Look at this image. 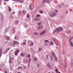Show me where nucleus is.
Returning a JSON list of instances; mask_svg holds the SVG:
<instances>
[{
  "label": "nucleus",
  "mask_w": 73,
  "mask_h": 73,
  "mask_svg": "<svg viewBox=\"0 0 73 73\" xmlns=\"http://www.w3.org/2000/svg\"><path fill=\"white\" fill-rule=\"evenodd\" d=\"M62 30V28L61 27H58L55 29V31L60 32V31Z\"/></svg>",
  "instance_id": "f257e3e1"
},
{
  "label": "nucleus",
  "mask_w": 73,
  "mask_h": 73,
  "mask_svg": "<svg viewBox=\"0 0 73 73\" xmlns=\"http://www.w3.org/2000/svg\"><path fill=\"white\" fill-rule=\"evenodd\" d=\"M56 16V13L55 12H53L51 14V15H50V17H54Z\"/></svg>",
  "instance_id": "f03ea898"
},
{
  "label": "nucleus",
  "mask_w": 73,
  "mask_h": 73,
  "mask_svg": "<svg viewBox=\"0 0 73 73\" xmlns=\"http://www.w3.org/2000/svg\"><path fill=\"white\" fill-rule=\"evenodd\" d=\"M15 44H17L18 45H19V44H20V43L19 42H17V41H13V45H14Z\"/></svg>",
  "instance_id": "7ed1b4c3"
},
{
  "label": "nucleus",
  "mask_w": 73,
  "mask_h": 73,
  "mask_svg": "<svg viewBox=\"0 0 73 73\" xmlns=\"http://www.w3.org/2000/svg\"><path fill=\"white\" fill-rule=\"evenodd\" d=\"M34 21H36V22L38 21H40V18H35L34 19Z\"/></svg>",
  "instance_id": "20e7f679"
},
{
  "label": "nucleus",
  "mask_w": 73,
  "mask_h": 73,
  "mask_svg": "<svg viewBox=\"0 0 73 73\" xmlns=\"http://www.w3.org/2000/svg\"><path fill=\"white\" fill-rule=\"evenodd\" d=\"M20 52V50H18L16 51L15 52V56H17L18 52Z\"/></svg>",
  "instance_id": "39448f33"
},
{
  "label": "nucleus",
  "mask_w": 73,
  "mask_h": 73,
  "mask_svg": "<svg viewBox=\"0 0 73 73\" xmlns=\"http://www.w3.org/2000/svg\"><path fill=\"white\" fill-rule=\"evenodd\" d=\"M14 57H15V56H14V55H11V57H10V59L11 60H13Z\"/></svg>",
  "instance_id": "423d86ee"
},
{
  "label": "nucleus",
  "mask_w": 73,
  "mask_h": 73,
  "mask_svg": "<svg viewBox=\"0 0 73 73\" xmlns=\"http://www.w3.org/2000/svg\"><path fill=\"white\" fill-rule=\"evenodd\" d=\"M45 33H46L45 31H43L42 32L40 33V35H44V34H45Z\"/></svg>",
  "instance_id": "0eeeda50"
},
{
  "label": "nucleus",
  "mask_w": 73,
  "mask_h": 73,
  "mask_svg": "<svg viewBox=\"0 0 73 73\" xmlns=\"http://www.w3.org/2000/svg\"><path fill=\"white\" fill-rule=\"evenodd\" d=\"M47 66L48 68H51V65L50 64V63H48L47 64Z\"/></svg>",
  "instance_id": "6e6552de"
},
{
  "label": "nucleus",
  "mask_w": 73,
  "mask_h": 73,
  "mask_svg": "<svg viewBox=\"0 0 73 73\" xmlns=\"http://www.w3.org/2000/svg\"><path fill=\"white\" fill-rule=\"evenodd\" d=\"M5 37H6V39H7V40H10V38H9V37L8 36H5Z\"/></svg>",
  "instance_id": "1a4fd4ad"
},
{
  "label": "nucleus",
  "mask_w": 73,
  "mask_h": 73,
  "mask_svg": "<svg viewBox=\"0 0 73 73\" xmlns=\"http://www.w3.org/2000/svg\"><path fill=\"white\" fill-rule=\"evenodd\" d=\"M11 49V48L10 47H8L6 50V52L7 53L8 51L9 50H10Z\"/></svg>",
  "instance_id": "9d476101"
},
{
  "label": "nucleus",
  "mask_w": 73,
  "mask_h": 73,
  "mask_svg": "<svg viewBox=\"0 0 73 73\" xmlns=\"http://www.w3.org/2000/svg\"><path fill=\"white\" fill-rule=\"evenodd\" d=\"M23 12L24 15H26L27 14V11L25 10H23Z\"/></svg>",
  "instance_id": "9b49d317"
},
{
  "label": "nucleus",
  "mask_w": 73,
  "mask_h": 73,
  "mask_svg": "<svg viewBox=\"0 0 73 73\" xmlns=\"http://www.w3.org/2000/svg\"><path fill=\"white\" fill-rule=\"evenodd\" d=\"M51 54L52 56H54V57H56V56H55V54L53 52H52L51 53Z\"/></svg>",
  "instance_id": "f8f14e48"
},
{
  "label": "nucleus",
  "mask_w": 73,
  "mask_h": 73,
  "mask_svg": "<svg viewBox=\"0 0 73 73\" xmlns=\"http://www.w3.org/2000/svg\"><path fill=\"white\" fill-rule=\"evenodd\" d=\"M39 13L40 14H42L43 13V11L42 10H40L39 11Z\"/></svg>",
  "instance_id": "ddd939ff"
},
{
  "label": "nucleus",
  "mask_w": 73,
  "mask_h": 73,
  "mask_svg": "<svg viewBox=\"0 0 73 73\" xmlns=\"http://www.w3.org/2000/svg\"><path fill=\"white\" fill-rule=\"evenodd\" d=\"M49 43L50 45H53V42H50Z\"/></svg>",
  "instance_id": "4468645a"
},
{
  "label": "nucleus",
  "mask_w": 73,
  "mask_h": 73,
  "mask_svg": "<svg viewBox=\"0 0 73 73\" xmlns=\"http://www.w3.org/2000/svg\"><path fill=\"white\" fill-rule=\"evenodd\" d=\"M70 44L71 46H73V43L72 42H70Z\"/></svg>",
  "instance_id": "2eb2a0df"
},
{
  "label": "nucleus",
  "mask_w": 73,
  "mask_h": 73,
  "mask_svg": "<svg viewBox=\"0 0 73 73\" xmlns=\"http://www.w3.org/2000/svg\"><path fill=\"white\" fill-rule=\"evenodd\" d=\"M18 69L19 70L20 69H22V67L20 66H19L18 67Z\"/></svg>",
  "instance_id": "dca6fc26"
},
{
  "label": "nucleus",
  "mask_w": 73,
  "mask_h": 73,
  "mask_svg": "<svg viewBox=\"0 0 73 73\" xmlns=\"http://www.w3.org/2000/svg\"><path fill=\"white\" fill-rule=\"evenodd\" d=\"M21 56L22 57H23V56H24V54L23 53H22L21 54Z\"/></svg>",
  "instance_id": "f3484780"
},
{
  "label": "nucleus",
  "mask_w": 73,
  "mask_h": 73,
  "mask_svg": "<svg viewBox=\"0 0 73 73\" xmlns=\"http://www.w3.org/2000/svg\"><path fill=\"white\" fill-rule=\"evenodd\" d=\"M37 29L38 30H40L41 29L40 27H37Z\"/></svg>",
  "instance_id": "a211bd4d"
},
{
  "label": "nucleus",
  "mask_w": 73,
  "mask_h": 73,
  "mask_svg": "<svg viewBox=\"0 0 73 73\" xmlns=\"http://www.w3.org/2000/svg\"><path fill=\"white\" fill-rule=\"evenodd\" d=\"M2 49L1 48H0V57L1 56V50Z\"/></svg>",
  "instance_id": "6ab92c4d"
},
{
  "label": "nucleus",
  "mask_w": 73,
  "mask_h": 73,
  "mask_svg": "<svg viewBox=\"0 0 73 73\" xmlns=\"http://www.w3.org/2000/svg\"><path fill=\"white\" fill-rule=\"evenodd\" d=\"M40 16H41V15L40 14H38L36 15V17H40Z\"/></svg>",
  "instance_id": "aec40b11"
},
{
  "label": "nucleus",
  "mask_w": 73,
  "mask_h": 73,
  "mask_svg": "<svg viewBox=\"0 0 73 73\" xmlns=\"http://www.w3.org/2000/svg\"><path fill=\"white\" fill-rule=\"evenodd\" d=\"M72 40V38L70 37V38H69V41L70 42H71V41Z\"/></svg>",
  "instance_id": "412c9836"
},
{
  "label": "nucleus",
  "mask_w": 73,
  "mask_h": 73,
  "mask_svg": "<svg viewBox=\"0 0 73 73\" xmlns=\"http://www.w3.org/2000/svg\"><path fill=\"white\" fill-rule=\"evenodd\" d=\"M46 2V0H43V1L42 2V4H44Z\"/></svg>",
  "instance_id": "4be33fe9"
},
{
  "label": "nucleus",
  "mask_w": 73,
  "mask_h": 73,
  "mask_svg": "<svg viewBox=\"0 0 73 73\" xmlns=\"http://www.w3.org/2000/svg\"><path fill=\"white\" fill-rule=\"evenodd\" d=\"M30 17V16L29 15V14H27V18H29Z\"/></svg>",
  "instance_id": "5701e85b"
},
{
  "label": "nucleus",
  "mask_w": 73,
  "mask_h": 73,
  "mask_svg": "<svg viewBox=\"0 0 73 73\" xmlns=\"http://www.w3.org/2000/svg\"><path fill=\"white\" fill-rule=\"evenodd\" d=\"M8 8H9V12H10L11 11V8L9 6L8 7Z\"/></svg>",
  "instance_id": "b1692460"
},
{
  "label": "nucleus",
  "mask_w": 73,
  "mask_h": 73,
  "mask_svg": "<svg viewBox=\"0 0 73 73\" xmlns=\"http://www.w3.org/2000/svg\"><path fill=\"white\" fill-rule=\"evenodd\" d=\"M18 23H19V21H17L15 22V23L16 24H18Z\"/></svg>",
  "instance_id": "393cba45"
},
{
  "label": "nucleus",
  "mask_w": 73,
  "mask_h": 73,
  "mask_svg": "<svg viewBox=\"0 0 73 73\" xmlns=\"http://www.w3.org/2000/svg\"><path fill=\"white\" fill-rule=\"evenodd\" d=\"M23 68L25 69H27V67L25 66H24L23 67Z\"/></svg>",
  "instance_id": "a878e982"
},
{
  "label": "nucleus",
  "mask_w": 73,
  "mask_h": 73,
  "mask_svg": "<svg viewBox=\"0 0 73 73\" xmlns=\"http://www.w3.org/2000/svg\"><path fill=\"white\" fill-rule=\"evenodd\" d=\"M54 58H55V60L56 61H57V58L56 56L55 57H54Z\"/></svg>",
  "instance_id": "bb28decb"
},
{
  "label": "nucleus",
  "mask_w": 73,
  "mask_h": 73,
  "mask_svg": "<svg viewBox=\"0 0 73 73\" xmlns=\"http://www.w3.org/2000/svg\"><path fill=\"white\" fill-rule=\"evenodd\" d=\"M46 2L47 3H50V1H49V0H46Z\"/></svg>",
  "instance_id": "cd10ccee"
},
{
  "label": "nucleus",
  "mask_w": 73,
  "mask_h": 73,
  "mask_svg": "<svg viewBox=\"0 0 73 73\" xmlns=\"http://www.w3.org/2000/svg\"><path fill=\"white\" fill-rule=\"evenodd\" d=\"M27 57H28V58H29V57H31L30 54H29L28 55H27Z\"/></svg>",
  "instance_id": "c85d7f7f"
},
{
  "label": "nucleus",
  "mask_w": 73,
  "mask_h": 73,
  "mask_svg": "<svg viewBox=\"0 0 73 73\" xmlns=\"http://www.w3.org/2000/svg\"><path fill=\"white\" fill-rule=\"evenodd\" d=\"M29 62H31V58H29Z\"/></svg>",
  "instance_id": "c756f323"
},
{
  "label": "nucleus",
  "mask_w": 73,
  "mask_h": 73,
  "mask_svg": "<svg viewBox=\"0 0 73 73\" xmlns=\"http://www.w3.org/2000/svg\"><path fill=\"white\" fill-rule=\"evenodd\" d=\"M44 45H45V46H48V43H44Z\"/></svg>",
  "instance_id": "7c9ffc66"
},
{
  "label": "nucleus",
  "mask_w": 73,
  "mask_h": 73,
  "mask_svg": "<svg viewBox=\"0 0 73 73\" xmlns=\"http://www.w3.org/2000/svg\"><path fill=\"white\" fill-rule=\"evenodd\" d=\"M33 43L32 42L30 44V46H33Z\"/></svg>",
  "instance_id": "2f4dec72"
},
{
  "label": "nucleus",
  "mask_w": 73,
  "mask_h": 73,
  "mask_svg": "<svg viewBox=\"0 0 73 73\" xmlns=\"http://www.w3.org/2000/svg\"><path fill=\"white\" fill-rule=\"evenodd\" d=\"M15 28H13V32H15Z\"/></svg>",
  "instance_id": "473e14b6"
},
{
  "label": "nucleus",
  "mask_w": 73,
  "mask_h": 73,
  "mask_svg": "<svg viewBox=\"0 0 73 73\" xmlns=\"http://www.w3.org/2000/svg\"><path fill=\"white\" fill-rule=\"evenodd\" d=\"M34 35H38L37 33H35L34 34Z\"/></svg>",
  "instance_id": "72a5a7b5"
},
{
  "label": "nucleus",
  "mask_w": 73,
  "mask_h": 73,
  "mask_svg": "<svg viewBox=\"0 0 73 73\" xmlns=\"http://www.w3.org/2000/svg\"><path fill=\"white\" fill-rule=\"evenodd\" d=\"M29 9L31 10H32V8H31V6L30 5L29 6Z\"/></svg>",
  "instance_id": "f704fd0d"
},
{
  "label": "nucleus",
  "mask_w": 73,
  "mask_h": 73,
  "mask_svg": "<svg viewBox=\"0 0 73 73\" xmlns=\"http://www.w3.org/2000/svg\"><path fill=\"white\" fill-rule=\"evenodd\" d=\"M50 57L51 59V61H52V60H53V58L52 56H50Z\"/></svg>",
  "instance_id": "c9c22d12"
},
{
  "label": "nucleus",
  "mask_w": 73,
  "mask_h": 73,
  "mask_svg": "<svg viewBox=\"0 0 73 73\" xmlns=\"http://www.w3.org/2000/svg\"><path fill=\"white\" fill-rule=\"evenodd\" d=\"M37 24L38 25H39V26H40V24H41V23H37Z\"/></svg>",
  "instance_id": "e433bc0d"
},
{
  "label": "nucleus",
  "mask_w": 73,
  "mask_h": 73,
  "mask_svg": "<svg viewBox=\"0 0 73 73\" xmlns=\"http://www.w3.org/2000/svg\"><path fill=\"white\" fill-rule=\"evenodd\" d=\"M37 66L38 67H39V66H40V64L39 63L37 64Z\"/></svg>",
  "instance_id": "4c0bfd02"
},
{
  "label": "nucleus",
  "mask_w": 73,
  "mask_h": 73,
  "mask_svg": "<svg viewBox=\"0 0 73 73\" xmlns=\"http://www.w3.org/2000/svg\"><path fill=\"white\" fill-rule=\"evenodd\" d=\"M45 42H49V41L47 40H45Z\"/></svg>",
  "instance_id": "58836bf2"
},
{
  "label": "nucleus",
  "mask_w": 73,
  "mask_h": 73,
  "mask_svg": "<svg viewBox=\"0 0 73 73\" xmlns=\"http://www.w3.org/2000/svg\"><path fill=\"white\" fill-rule=\"evenodd\" d=\"M71 66H73V62H71Z\"/></svg>",
  "instance_id": "ea45409f"
},
{
  "label": "nucleus",
  "mask_w": 73,
  "mask_h": 73,
  "mask_svg": "<svg viewBox=\"0 0 73 73\" xmlns=\"http://www.w3.org/2000/svg\"><path fill=\"white\" fill-rule=\"evenodd\" d=\"M40 27L41 29H42V28H43V26L42 25H41Z\"/></svg>",
  "instance_id": "a19ab883"
},
{
  "label": "nucleus",
  "mask_w": 73,
  "mask_h": 73,
  "mask_svg": "<svg viewBox=\"0 0 73 73\" xmlns=\"http://www.w3.org/2000/svg\"><path fill=\"white\" fill-rule=\"evenodd\" d=\"M23 45H26V42H23L22 43Z\"/></svg>",
  "instance_id": "79ce46f5"
},
{
  "label": "nucleus",
  "mask_w": 73,
  "mask_h": 73,
  "mask_svg": "<svg viewBox=\"0 0 73 73\" xmlns=\"http://www.w3.org/2000/svg\"><path fill=\"white\" fill-rule=\"evenodd\" d=\"M23 2H24V1H23V0L20 1V3H23Z\"/></svg>",
  "instance_id": "37998d69"
},
{
  "label": "nucleus",
  "mask_w": 73,
  "mask_h": 73,
  "mask_svg": "<svg viewBox=\"0 0 73 73\" xmlns=\"http://www.w3.org/2000/svg\"><path fill=\"white\" fill-rule=\"evenodd\" d=\"M38 49L39 51H41V48H39Z\"/></svg>",
  "instance_id": "c03bdc74"
},
{
  "label": "nucleus",
  "mask_w": 73,
  "mask_h": 73,
  "mask_svg": "<svg viewBox=\"0 0 73 73\" xmlns=\"http://www.w3.org/2000/svg\"><path fill=\"white\" fill-rule=\"evenodd\" d=\"M25 62H27V63H28V60H27L26 61H25Z\"/></svg>",
  "instance_id": "a18cd8bd"
},
{
  "label": "nucleus",
  "mask_w": 73,
  "mask_h": 73,
  "mask_svg": "<svg viewBox=\"0 0 73 73\" xmlns=\"http://www.w3.org/2000/svg\"><path fill=\"white\" fill-rule=\"evenodd\" d=\"M9 63H11V60L10 59L9 60Z\"/></svg>",
  "instance_id": "49530a36"
},
{
  "label": "nucleus",
  "mask_w": 73,
  "mask_h": 73,
  "mask_svg": "<svg viewBox=\"0 0 73 73\" xmlns=\"http://www.w3.org/2000/svg\"><path fill=\"white\" fill-rule=\"evenodd\" d=\"M61 5H62V6H63L64 5V3H61Z\"/></svg>",
  "instance_id": "de8ad7c7"
},
{
  "label": "nucleus",
  "mask_w": 73,
  "mask_h": 73,
  "mask_svg": "<svg viewBox=\"0 0 73 73\" xmlns=\"http://www.w3.org/2000/svg\"><path fill=\"white\" fill-rule=\"evenodd\" d=\"M36 60H37V58H35V59L34 60V61H36Z\"/></svg>",
  "instance_id": "09e8293b"
},
{
  "label": "nucleus",
  "mask_w": 73,
  "mask_h": 73,
  "mask_svg": "<svg viewBox=\"0 0 73 73\" xmlns=\"http://www.w3.org/2000/svg\"><path fill=\"white\" fill-rule=\"evenodd\" d=\"M58 7H59V8H61V5H58Z\"/></svg>",
  "instance_id": "8fccbe9b"
},
{
  "label": "nucleus",
  "mask_w": 73,
  "mask_h": 73,
  "mask_svg": "<svg viewBox=\"0 0 73 73\" xmlns=\"http://www.w3.org/2000/svg\"><path fill=\"white\" fill-rule=\"evenodd\" d=\"M46 58H48V55H47L46 56Z\"/></svg>",
  "instance_id": "3c124183"
},
{
  "label": "nucleus",
  "mask_w": 73,
  "mask_h": 73,
  "mask_svg": "<svg viewBox=\"0 0 73 73\" xmlns=\"http://www.w3.org/2000/svg\"><path fill=\"white\" fill-rule=\"evenodd\" d=\"M56 72H58V69H56Z\"/></svg>",
  "instance_id": "603ef678"
},
{
  "label": "nucleus",
  "mask_w": 73,
  "mask_h": 73,
  "mask_svg": "<svg viewBox=\"0 0 73 73\" xmlns=\"http://www.w3.org/2000/svg\"><path fill=\"white\" fill-rule=\"evenodd\" d=\"M55 11L56 12H58V10H56Z\"/></svg>",
  "instance_id": "864d4df0"
},
{
  "label": "nucleus",
  "mask_w": 73,
  "mask_h": 73,
  "mask_svg": "<svg viewBox=\"0 0 73 73\" xmlns=\"http://www.w3.org/2000/svg\"><path fill=\"white\" fill-rule=\"evenodd\" d=\"M15 40H16V39H17V37H16V36L15 37Z\"/></svg>",
  "instance_id": "5fc2aeb1"
},
{
  "label": "nucleus",
  "mask_w": 73,
  "mask_h": 73,
  "mask_svg": "<svg viewBox=\"0 0 73 73\" xmlns=\"http://www.w3.org/2000/svg\"><path fill=\"white\" fill-rule=\"evenodd\" d=\"M13 15H14V14H15V12H13Z\"/></svg>",
  "instance_id": "6e6d98bb"
},
{
  "label": "nucleus",
  "mask_w": 73,
  "mask_h": 73,
  "mask_svg": "<svg viewBox=\"0 0 73 73\" xmlns=\"http://www.w3.org/2000/svg\"><path fill=\"white\" fill-rule=\"evenodd\" d=\"M17 73H21V72H17Z\"/></svg>",
  "instance_id": "4d7b16f0"
},
{
  "label": "nucleus",
  "mask_w": 73,
  "mask_h": 73,
  "mask_svg": "<svg viewBox=\"0 0 73 73\" xmlns=\"http://www.w3.org/2000/svg\"><path fill=\"white\" fill-rule=\"evenodd\" d=\"M5 73H7V71H5Z\"/></svg>",
  "instance_id": "13d9d810"
},
{
  "label": "nucleus",
  "mask_w": 73,
  "mask_h": 73,
  "mask_svg": "<svg viewBox=\"0 0 73 73\" xmlns=\"http://www.w3.org/2000/svg\"><path fill=\"white\" fill-rule=\"evenodd\" d=\"M70 11H72V9H70Z\"/></svg>",
  "instance_id": "bf43d9fd"
},
{
  "label": "nucleus",
  "mask_w": 73,
  "mask_h": 73,
  "mask_svg": "<svg viewBox=\"0 0 73 73\" xmlns=\"http://www.w3.org/2000/svg\"><path fill=\"white\" fill-rule=\"evenodd\" d=\"M68 11H66V13H68Z\"/></svg>",
  "instance_id": "052dcab7"
},
{
  "label": "nucleus",
  "mask_w": 73,
  "mask_h": 73,
  "mask_svg": "<svg viewBox=\"0 0 73 73\" xmlns=\"http://www.w3.org/2000/svg\"><path fill=\"white\" fill-rule=\"evenodd\" d=\"M9 0H5V1H8Z\"/></svg>",
  "instance_id": "680f3d73"
},
{
  "label": "nucleus",
  "mask_w": 73,
  "mask_h": 73,
  "mask_svg": "<svg viewBox=\"0 0 73 73\" xmlns=\"http://www.w3.org/2000/svg\"><path fill=\"white\" fill-rule=\"evenodd\" d=\"M19 14H20L21 13V12L19 11Z\"/></svg>",
  "instance_id": "e2e57ef3"
},
{
  "label": "nucleus",
  "mask_w": 73,
  "mask_h": 73,
  "mask_svg": "<svg viewBox=\"0 0 73 73\" xmlns=\"http://www.w3.org/2000/svg\"><path fill=\"white\" fill-rule=\"evenodd\" d=\"M26 41H27V40H25L24 41V42H26Z\"/></svg>",
  "instance_id": "0e129e2a"
},
{
  "label": "nucleus",
  "mask_w": 73,
  "mask_h": 73,
  "mask_svg": "<svg viewBox=\"0 0 73 73\" xmlns=\"http://www.w3.org/2000/svg\"><path fill=\"white\" fill-rule=\"evenodd\" d=\"M1 0H0V3H1Z\"/></svg>",
  "instance_id": "69168bd1"
},
{
  "label": "nucleus",
  "mask_w": 73,
  "mask_h": 73,
  "mask_svg": "<svg viewBox=\"0 0 73 73\" xmlns=\"http://www.w3.org/2000/svg\"><path fill=\"white\" fill-rule=\"evenodd\" d=\"M32 17H34V16H33V15H32Z\"/></svg>",
  "instance_id": "338daca9"
},
{
  "label": "nucleus",
  "mask_w": 73,
  "mask_h": 73,
  "mask_svg": "<svg viewBox=\"0 0 73 73\" xmlns=\"http://www.w3.org/2000/svg\"><path fill=\"white\" fill-rule=\"evenodd\" d=\"M60 73V72H59L58 73Z\"/></svg>",
  "instance_id": "774afa93"
}]
</instances>
